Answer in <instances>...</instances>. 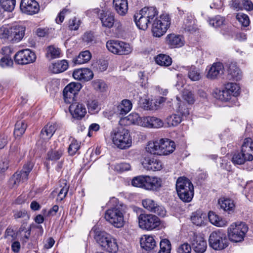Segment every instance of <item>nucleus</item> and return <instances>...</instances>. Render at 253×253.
<instances>
[{
  "instance_id": "nucleus-1",
  "label": "nucleus",
  "mask_w": 253,
  "mask_h": 253,
  "mask_svg": "<svg viewBox=\"0 0 253 253\" xmlns=\"http://www.w3.org/2000/svg\"><path fill=\"white\" fill-rule=\"evenodd\" d=\"M141 10L152 23L154 36L161 37L166 33L171 24V17L169 13L163 12L158 17V11L155 6L144 7Z\"/></svg>"
},
{
  "instance_id": "nucleus-2",
  "label": "nucleus",
  "mask_w": 253,
  "mask_h": 253,
  "mask_svg": "<svg viewBox=\"0 0 253 253\" xmlns=\"http://www.w3.org/2000/svg\"><path fill=\"white\" fill-rule=\"evenodd\" d=\"M176 189L179 199L185 203L190 202L194 196V187L187 178L180 177L176 181Z\"/></svg>"
},
{
  "instance_id": "nucleus-3",
  "label": "nucleus",
  "mask_w": 253,
  "mask_h": 253,
  "mask_svg": "<svg viewBox=\"0 0 253 253\" xmlns=\"http://www.w3.org/2000/svg\"><path fill=\"white\" fill-rule=\"evenodd\" d=\"M113 143L119 148L126 149L131 145L132 140L128 129L122 127L114 129L111 133Z\"/></svg>"
},
{
  "instance_id": "nucleus-4",
  "label": "nucleus",
  "mask_w": 253,
  "mask_h": 253,
  "mask_svg": "<svg viewBox=\"0 0 253 253\" xmlns=\"http://www.w3.org/2000/svg\"><path fill=\"white\" fill-rule=\"evenodd\" d=\"M124 212L123 206L117 205L106 211L105 218L107 221L117 228L122 227L124 225Z\"/></svg>"
},
{
  "instance_id": "nucleus-5",
  "label": "nucleus",
  "mask_w": 253,
  "mask_h": 253,
  "mask_svg": "<svg viewBox=\"0 0 253 253\" xmlns=\"http://www.w3.org/2000/svg\"><path fill=\"white\" fill-rule=\"evenodd\" d=\"M248 230V227L245 223H233L228 228L229 239L233 242H241Z\"/></svg>"
},
{
  "instance_id": "nucleus-6",
  "label": "nucleus",
  "mask_w": 253,
  "mask_h": 253,
  "mask_svg": "<svg viewBox=\"0 0 253 253\" xmlns=\"http://www.w3.org/2000/svg\"><path fill=\"white\" fill-rule=\"evenodd\" d=\"M210 246L215 250H221L228 245L226 234L220 230L212 232L209 239Z\"/></svg>"
},
{
  "instance_id": "nucleus-7",
  "label": "nucleus",
  "mask_w": 253,
  "mask_h": 253,
  "mask_svg": "<svg viewBox=\"0 0 253 253\" xmlns=\"http://www.w3.org/2000/svg\"><path fill=\"white\" fill-rule=\"evenodd\" d=\"M138 219L139 227L147 230H152L160 224L159 218L152 214H140Z\"/></svg>"
},
{
  "instance_id": "nucleus-8",
  "label": "nucleus",
  "mask_w": 253,
  "mask_h": 253,
  "mask_svg": "<svg viewBox=\"0 0 253 253\" xmlns=\"http://www.w3.org/2000/svg\"><path fill=\"white\" fill-rule=\"evenodd\" d=\"M34 165L30 162L25 164L21 170L17 171L10 179V184L12 188L17 187L20 182L27 180L29 173L32 170Z\"/></svg>"
},
{
  "instance_id": "nucleus-9",
  "label": "nucleus",
  "mask_w": 253,
  "mask_h": 253,
  "mask_svg": "<svg viewBox=\"0 0 253 253\" xmlns=\"http://www.w3.org/2000/svg\"><path fill=\"white\" fill-rule=\"evenodd\" d=\"M36 58L35 52L28 48L19 51L14 56L15 61L21 65L34 63Z\"/></svg>"
},
{
  "instance_id": "nucleus-10",
  "label": "nucleus",
  "mask_w": 253,
  "mask_h": 253,
  "mask_svg": "<svg viewBox=\"0 0 253 253\" xmlns=\"http://www.w3.org/2000/svg\"><path fill=\"white\" fill-rule=\"evenodd\" d=\"M81 87V84L76 83H71L66 86L63 91L65 102L69 104L74 102Z\"/></svg>"
},
{
  "instance_id": "nucleus-11",
  "label": "nucleus",
  "mask_w": 253,
  "mask_h": 253,
  "mask_svg": "<svg viewBox=\"0 0 253 253\" xmlns=\"http://www.w3.org/2000/svg\"><path fill=\"white\" fill-rule=\"evenodd\" d=\"M20 9L22 12L33 15L40 10V6L35 0H22L20 3Z\"/></svg>"
},
{
  "instance_id": "nucleus-12",
  "label": "nucleus",
  "mask_w": 253,
  "mask_h": 253,
  "mask_svg": "<svg viewBox=\"0 0 253 253\" xmlns=\"http://www.w3.org/2000/svg\"><path fill=\"white\" fill-rule=\"evenodd\" d=\"M70 104L69 111L74 118L81 120L84 117L86 110L84 105L74 101Z\"/></svg>"
},
{
  "instance_id": "nucleus-13",
  "label": "nucleus",
  "mask_w": 253,
  "mask_h": 253,
  "mask_svg": "<svg viewBox=\"0 0 253 253\" xmlns=\"http://www.w3.org/2000/svg\"><path fill=\"white\" fill-rule=\"evenodd\" d=\"M93 73L89 69L83 68L75 70L73 73V76L76 80L87 82L93 78Z\"/></svg>"
},
{
  "instance_id": "nucleus-14",
  "label": "nucleus",
  "mask_w": 253,
  "mask_h": 253,
  "mask_svg": "<svg viewBox=\"0 0 253 253\" xmlns=\"http://www.w3.org/2000/svg\"><path fill=\"white\" fill-rule=\"evenodd\" d=\"M192 247L196 253H203L207 248V242L202 236L194 235L192 241Z\"/></svg>"
},
{
  "instance_id": "nucleus-15",
  "label": "nucleus",
  "mask_w": 253,
  "mask_h": 253,
  "mask_svg": "<svg viewBox=\"0 0 253 253\" xmlns=\"http://www.w3.org/2000/svg\"><path fill=\"white\" fill-rule=\"evenodd\" d=\"M143 167L147 170H160L162 168V163L159 160L149 157H146L142 162Z\"/></svg>"
},
{
  "instance_id": "nucleus-16",
  "label": "nucleus",
  "mask_w": 253,
  "mask_h": 253,
  "mask_svg": "<svg viewBox=\"0 0 253 253\" xmlns=\"http://www.w3.org/2000/svg\"><path fill=\"white\" fill-rule=\"evenodd\" d=\"M10 28V41L13 42H17L20 41L24 36L25 28L19 25H14Z\"/></svg>"
},
{
  "instance_id": "nucleus-17",
  "label": "nucleus",
  "mask_w": 253,
  "mask_h": 253,
  "mask_svg": "<svg viewBox=\"0 0 253 253\" xmlns=\"http://www.w3.org/2000/svg\"><path fill=\"white\" fill-rule=\"evenodd\" d=\"M133 18L137 27L143 30H146L149 24L152 23L141 10L134 14Z\"/></svg>"
},
{
  "instance_id": "nucleus-18",
  "label": "nucleus",
  "mask_w": 253,
  "mask_h": 253,
  "mask_svg": "<svg viewBox=\"0 0 253 253\" xmlns=\"http://www.w3.org/2000/svg\"><path fill=\"white\" fill-rule=\"evenodd\" d=\"M224 73V67L220 62L213 63L209 69L206 75L207 78L211 80L220 77Z\"/></svg>"
},
{
  "instance_id": "nucleus-19",
  "label": "nucleus",
  "mask_w": 253,
  "mask_h": 253,
  "mask_svg": "<svg viewBox=\"0 0 253 253\" xmlns=\"http://www.w3.org/2000/svg\"><path fill=\"white\" fill-rule=\"evenodd\" d=\"M162 181L157 177L144 176L143 188L148 190H156L161 187Z\"/></svg>"
},
{
  "instance_id": "nucleus-20",
  "label": "nucleus",
  "mask_w": 253,
  "mask_h": 253,
  "mask_svg": "<svg viewBox=\"0 0 253 253\" xmlns=\"http://www.w3.org/2000/svg\"><path fill=\"white\" fill-rule=\"evenodd\" d=\"M241 152L245 155L248 161L253 160V141L251 138L244 139L241 147Z\"/></svg>"
},
{
  "instance_id": "nucleus-21",
  "label": "nucleus",
  "mask_w": 253,
  "mask_h": 253,
  "mask_svg": "<svg viewBox=\"0 0 253 253\" xmlns=\"http://www.w3.org/2000/svg\"><path fill=\"white\" fill-rule=\"evenodd\" d=\"M160 149L162 153L160 155H167L171 153L175 149V144L168 139H161L159 140Z\"/></svg>"
},
{
  "instance_id": "nucleus-22",
  "label": "nucleus",
  "mask_w": 253,
  "mask_h": 253,
  "mask_svg": "<svg viewBox=\"0 0 253 253\" xmlns=\"http://www.w3.org/2000/svg\"><path fill=\"white\" fill-rule=\"evenodd\" d=\"M99 19L101 21L102 26L104 27L111 28L114 24V15L110 12L102 11L99 15Z\"/></svg>"
},
{
  "instance_id": "nucleus-23",
  "label": "nucleus",
  "mask_w": 253,
  "mask_h": 253,
  "mask_svg": "<svg viewBox=\"0 0 253 253\" xmlns=\"http://www.w3.org/2000/svg\"><path fill=\"white\" fill-rule=\"evenodd\" d=\"M167 42L171 48L181 47L184 43L183 38L181 36L174 34H169L167 36Z\"/></svg>"
},
{
  "instance_id": "nucleus-24",
  "label": "nucleus",
  "mask_w": 253,
  "mask_h": 253,
  "mask_svg": "<svg viewBox=\"0 0 253 253\" xmlns=\"http://www.w3.org/2000/svg\"><path fill=\"white\" fill-rule=\"evenodd\" d=\"M163 121L155 117H144L143 127L148 128H160L163 126Z\"/></svg>"
},
{
  "instance_id": "nucleus-25",
  "label": "nucleus",
  "mask_w": 253,
  "mask_h": 253,
  "mask_svg": "<svg viewBox=\"0 0 253 253\" xmlns=\"http://www.w3.org/2000/svg\"><path fill=\"white\" fill-rule=\"evenodd\" d=\"M69 186L67 185V181L63 180L60 181V185L59 187L56 188L52 192L53 196L57 195V200L62 201L66 196L69 190Z\"/></svg>"
},
{
  "instance_id": "nucleus-26",
  "label": "nucleus",
  "mask_w": 253,
  "mask_h": 253,
  "mask_svg": "<svg viewBox=\"0 0 253 253\" xmlns=\"http://www.w3.org/2000/svg\"><path fill=\"white\" fill-rule=\"evenodd\" d=\"M56 129V125L54 124H48L46 125L41 130L40 135L41 140H39L38 142L40 143L42 139L44 140L45 142L49 140L53 136Z\"/></svg>"
},
{
  "instance_id": "nucleus-27",
  "label": "nucleus",
  "mask_w": 253,
  "mask_h": 253,
  "mask_svg": "<svg viewBox=\"0 0 253 253\" xmlns=\"http://www.w3.org/2000/svg\"><path fill=\"white\" fill-rule=\"evenodd\" d=\"M227 78L229 80L236 81L241 79L242 73L236 63H231L229 64Z\"/></svg>"
},
{
  "instance_id": "nucleus-28",
  "label": "nucleus",
  "mask_w": 253,
  "mask_h": 253,
  "mask_svg": "<svg viewBox=\"0 0 253 253\" xmlns=\"http://www.w3.org/2000/svg\"><path fill=\"white\" fill-rule=\"evenodd\" d=\"M121 122L126 125L133 124L143 126V117H140L137 113L130 114L127 117L122 119Z\"/></svg>"
},
{
  "instance_id": "nucleus-29",
  "label": "nucleus",
  "mask_w": 253,
  "mask_h": 253,
  "mask_svg": "<svg viewBox=\"0 0 253 253\" xmlns=\"http://www.w3.org/2000/svg\"><path fill=\"white\" fill-rule=\"evenodd\" d=\"M112 238L110 234L104 231H97L94 235L95 241L102 248L108 244Z\"/></svg>"
},
{
  "instance_id": "nucleus-30",
  "label": "nucleus",
  "mask_w": 253,
  "mask_h": 253,
  "mask_svg": "<svg viewBox=\"0 0 253 253\" xmlns=\"http://www.w3.org/2000/svg\"><path fill=\"white\" fill-rule=\"evenodd\" d=\"M113 7L116 12L121 16H125L127 12V0H113Z\"/></svg>"
},
{
  "instance_id": "nucleus-31",
  "label": "nucleus",
  "mask_w": 253,
  "mask_h": 253,
  "mask_svg": "<svg viewBox=\"0 0 253 253\" xmlns=\"http://www.w3.org/2000/svg\"><path fill=\"white\" fill-rule=\"evenodd\" d=\"M218 204L220 209L228 213L233 212L235 208L234 201L229 198H221L218 200Z\"/></svg>"
},
{
  "instance_id": "nucleus-32",
  "label": "nucleus",
  "mask_w": 253,
  "mask_h": 253,
  "mask_svg": "<svg viewBox=\"0 0 253 253\" xmlns=\"http://www.w3.org/2000/svg\"><path fill=\"white\" fill-rule=\"evenodd\" d=\"M132 108V103L129 100L124 99L116 106V113L125 115L128 113Z\"/></svg>"
},
{
  "instance_id": "nucleus-33",
  "label": "nucleus",
  "mask_w": 253,
  "mask_h": 253,
  "mask_svg": "<svg viewBox=\"0 0 253 253\" xmlns=\"http://www.w3.org/2000/svg\"><path fill=\"white\" fill-rule=\"evenodd\" d=\"M68 63L65 60H62L52 63L49 66L51 72L54 74L62 73L66 71L68 68Z\"/></svg>"
},
{
  "instance_id": "nucleus-34",
  "label": "nucleus",
  "mask_w": 253,
  "mask_h": 253,
  "mask_svg": "<svg viewBox=\"0 0 253 253\" xmlns=\"http://www.w3.org/2000/svg\"><path fill=\"white\" fill-rule=\"evenodd\" d=\"M142 248L146 251L151 250L156 246V241L152 236L144 235L140 241Z\"/></svg>"
},
{
  "instance_id": "nucleus-35",
  "label": "nucleus",
  "mask_w": 253,
  "mask_h": 253,
  "mask_svg": "<svg viewBox=\"0 0 253 253\" xmlns=\"http://www.w3.org/2000/svg\"><path fill=\"white\" fill-rule=\"evenodd\" d=\"M91 58V54L89 50H85L80 53L79 55L73 59L75 64H83L88 62Z\"/></svg>"
},
{
  "instance_id": "nucleus-36",
  "label": "nucleus",
  "mask_w": 253,
  "mask_h": 253,
  "mask_svg": "<svg viewBox=\"0 0 253 253\" xmlns=\"http://www.w3.org/2000/svg\"><path fill=\"white\" fill-rule=\"evenodd\" d=\"M210 221L212 224L218 227H223L227 224V222L225 220L220 218L215 212L210 211L208 214Z\"/></svg>"
},
{
  "instance_id": "nucleus-37",
  "label": "nucleus",
  "mask_w": 253,
  "mask_h": 253,
  "mask_svg": "<svg viewBox=\"0 0 253 253\" xmlns=\"http://www.w3.org/2000/svg\"><path fill=\"white\" fill-rule=\"evenodd\" d=\"M206 215L201 211H197L193 213L191 220L193 224L197 226H201L204 223Z\"/></svg>"
},
{
  "instance_id": "nucleus-38",
  "label": "nucleus",
  "mask_w": 253,
  "mask_h": 253,
  "mask_svg": "<svg viewBox=\"0 0 253 253\" xmlns=\"http://www.w3.org/2000/svg\"><path fill=\"white\" fill-rule=\"evenodd\" d=\"M214 95L215 98L222 101H228L231 98V95L225 87V89L222 90L216 89L214 92Z\"/></svg>"
},
{
  "instance_id": "nucleus-39",
  "label": "nucleus",
  "mask_w": 253,
  "mask_h": 253,
  "mask_svg": "<svg viewBox=\"0 0 253 253\" xmlns=\"http://www.w3.org/2000/svg\"><path fill=\"white\" fill-rule=\"evenodd\" d=\"M27 127V124L23 120L18 121L15 125L14 130V135L16 137L21 136L25 132Z\"/></svg>"
},
{
  "instance_id": "nucleus-40",
  "label": "nucleus",
  "mask_w": 253,
  "mask_h": 253,
  "mask_svg": "<svg viewBox=\"0 0 253 253\" xmlns=\"http://www.w3.org/2000/svg\"><path fill=\"white\" fill-rule=\"evenodd\" d=\"M60 49L54 46L50 45L48 46L46 48V57L50 59H53L55 58L60 57Z\"/></svg>"
},
{
  "instance_id": "nucleus-41",
  "label": "nucleus",
  "mask_w": 253,
  "mask_h": 253,
  "mask_svg": "<svg viewBox=\"0 0 253 253\" xmlns=\"http://www.w3.org/2000/svg\"><path fill=\"white\" fill-rule=\"evenodd\" d=\"M146 150L151 154L160 155L162 152L160 149L159 141L149 142L146 147Z\"/></svg>"
},
{
  "instance_id": "nucleus-42",
  "label": "nucleus",
  "mask_w": 253,
  "mask_h": 253,
  "mask_svg": "<svg viewBox=\"0 0 253 253\" xmlns=\"http://www.w3.org/2000/svg\"><path fill=\"white\" fill-rule=\"evenodd\" d=\"M156 63L161 66H169L172 63L171 58L166 54H160L155 58Z\"/></svg>"
},
{
  "instance_id": "nucleus-43",
  "label": "nucleus",
  "mask_w": 253,
  "mask_h": 253,
  "mask_svg": "<svg viewBox=\"0 0 253 253\" xmlns=\"http://www.w3.org/2000/svg\"><path fill=\"white\" fill-rule=\"evenodd\" d=\"M93 88L97 91L101 92H106L108 89V86L105 82L100 79H96L91 82Z\"/></svg>"
},
{
  "instance_id": "nucleus-44",
  "label": "nucleus",
  "mask_w": 253,
  "mask_h": 253,
  "mask_svg": "<svg viewBox=\"0 0 253 253\" xmlns=\"http://www.w3.org/2000/svg\"><path fill=\"white\" fill-rule=\"evenodd\" d=\"M166 121L169 126H175L181 122L182 118L179 115L173 114L168 116Z\"/></svg>"
},
{
  "instance_id": "nucleus-45",
  "label": "nucleus",
  "mask_w": 253,
  "mask_h": 253,
  "mask_svg": "<svg viewBox=\"0 0 253 253\" xmlns=\"http://www.w3.org/2000/svg\"><path fill=\"white\" fill-rule=\"evenodd\" d=\"M232 162L235 165H242L245 163L246 161H248L247 158L243 153L236 152L234 153L232 157Z\"/></svg>"
},
{
  "instance_id": "nucleus-46",
  "label": "nucleus",
  "mask_w": 253,
  "mask_h": 253,
  "mask_svg": "<svg viewBox=\"0 0 253 253\" xmlns=\"http://www.w3.org/2000/svg\"><path fill=\"white\" fill-rule=\"evenodd\" d=\"M120 44V41L110 40L106 43L107 49L112 53L118 54L119 52V45Z\"/></svg>"
},
{
  "instance_id": "nucleus-47",
  "label": "nucleus",
  "mask_w": 253,
  "mask_h": 253,
  "mask_svg": "<svg viewBox=\"0 0 253 253\" xmlns=\"http://www.w3.org/2000/svg\"><path fill=\"white\" fill-rule=\"evenodd\" d=\"M118 55H128L132 52V49L129 43L120 41L119 45Z\"/></svg>"
},
{
  "instance_id": "nucleus-48",
  "label": "nucleus",
  "mask_w": 253,
  "mask_h": 253,
  "mask_svg": "<svg viewBox=\"0 0 253 253\" xmlns=\"http://www.w3.org/2000/svg\"><path fill=\"white\" fill-rule=\"evenodd\" d=\"M102 249L110 253H116L118 250V246L116 240L112 237L108 244Z\"/></svg>"
},
{
  "instance_id": "nucleus-49",
  "label": "nucleus",
  "mask_w": 253,
  "mask_h": 253,
  "mask_svg": "<svg viewBox=\"0 0 253 253\" xmlns=\"http://www.w3.org/2000/svg\"><path fill=\"white\" fill-rule=\"evenodd\" d=\"M15 0H0V6L5 11H12L15 6Z\"/></svg>"
},
{
  "instance_id": "nucleus-50",
  "label": "nucleus",
  "mask_w": 253,
  "mask_h": 253,
  "mask_svg": "<svg viewBox=\"0 0 253 253\" xmlns=\"http://www.w3.org/2000/svg\"><path fill=\"white\" fill-rule=\"evenodd\" d=\"M226 88L230 94L233 96H237L240 94V86L235 83H229L225 85Z\"/></svg>"
},
{
  "instance_id": "nucleus-51",
  "label": "nucleus",
  "mask_w": 253,
  "mask_h": 253,
  "mask_svg": "<svg viewBox=\"0 0 253 253\" xmlns=\"http://www.w3.org/2000/svg\"><path fill=\"white\" fill-rule=\"evenodd\" d=\"M188 77L191 81H199L201 78L199 69L194 66H192L188 72Z\"/></svg>"
},
{
  "instance_id": "nucleus-52",
  "label": "nucleus",
  "mask_w": 253,
  "mask_h": 253,
  "mask_svg": "<svg viewBox=\"0 0 253 253\" xmlns=\"http://www.w3.org/2000/svg\"><path fill=\"white\" fill-rule=\"evenodd\" d=\"M182 28L185 31L190 33H193L195 31L196 27L194 26V20L192 18L188 17L184 20Z\"/></svg>"
},
{
  "instance_id": "nucleus-53",
  "label": "nucleus",
  "mask_w": 253,
  "mask_h": 253,
  "mask_svg": "<svg viewBox=\"0 0 253 253\" xmlns=\"http://www.w3.org/2000/svg\"><path fill=\"white\" fill-rule=\"evenodd\" d=\"M236 18L242 26L247 27L249 25L250 21L247 14L239 12L236 14Z\"/></svg>"
},
{
  "instance_id": "nucleus-54",
  "label": "nucleus",
  "mask_w": 253,
  "mask_h": 253,
  "mask_svg": "<svg viewBox=\"0 0 253 253\" xmlns=\"http://www.w3.org/2000/svg\"><path fill=\"white\" fill-rule=\"evenodd\" d=\"M160 250L158 253H170L171 245L169 241L164 239L160 243Z\"/></svg>"
},
{
  "instance_id": "nucleus-55",
  "label": "nucleus",
  "mask_w": 253,
  "mask_h": 253,
  "mask_svg": "<svg viewBox=\"0 0 253 253\" xmlns=\"http://www.w3.org/2000/svg\"><path fill=\"white\" fill-rule=\"evenodd\" d=\"M63 152V151L61 149L50 151L47 153V158L51 161L58 160L62 156Z\"/></svg>"
},
{
  "instance_id": "nucleus-56",
  "label": "nucleus",
  "mask_w": 253,
  "mask_h": 253,
  "mask_svg": "<svg viewBox=\"0 0 253 253\" xmlns=\"http://www.w3.org/2000/svg\"><path fill=\"white\" fill-rule=\"evenodd\" d=\"M10 27L3 26L0 28V39L10 41Z\"/></svg>"
},
{
  "instance_id": "nucleus-57",
  "label": "nucleus",
  "mask_w": 253,
  "mask_h": 253,
  "mask_svg": "<svg viewBox=\"0 0 253 253\" xmlns=\"http://www.w3.org/2000/svg\"><path fill=\"white\" fill-rule=\"evenodd\" d=\"M157 203L150 199H147L142 201V205L144 208L151 212H153Z\"/></svg>"
},
{
  "instance_id": "nucleus-58",
  "label": "nucleus",
  "mask_w": 253,
  "mask_h": 253,
  "mask_svg": "<svg viewBox=\"0 0 253 253\" xmlns=\"http://www.w3.org/2000/svg\"><path fill=\"white\" fill-rule=\"evenodd\" d=\"M80 148V143L76 140H73L68 148V152L70 155L73 156Z\"/></svg>"
},
{
  "instance_id": "nucleus-59",
  "label": "nucleus",
  "mask_w": 253,
  "mask_h": 253,
  "mask_svg": "<svg viewBox=\"0 0 253 253\" xmlns=\"http://www.w3.org/2000/svg\"><path fill=\"white\" fill-rule=\"evenodd\" d=\"M145 175H140L134 177L131 181V184L133 186L143 188Z\"/></svg>"
},
{
  "instance_id": "nucleus-60",
  "label": "nucleus",
  "mask_w": 253,
  "mask_h": 253,
  "mask_svg": "<svg viewBox=\"0 0 253 253\" xmlns=\"http://www.w3.org/2000/svg\"><path fill=\"white\" fill-rule=\"evenodd\" d=\"M224 21L223 17L217 15L210 20V24L214 27H218L223 24Z\"/></svg>"
},
{
  "instance_id": "nucleus-61",
  "label": "nucleus",
  "mask_w": 253,
  "mask_h": 253,
  "mask_svg": "<svg viewBox=\"0 0 253 253\" xmlns=\"http://www.w3.org/2000/svg\"><path fill=\"white\" fill-rule=\"evenodd\" d=\"M130 169V165L129 164L126 163L117 164L115 166V169L121 172L129 170Z\"/></svg>"
},
{
  "instance_id": "nucleus-62",
  "label": "nucleus",
  "mask_w": 253,
  "mask_h": 253,
  "mask_svg": "<svg viewBox=\"0 0 253 253\" xmlns=\"http://www.w3.org/2000/svg\"><path fill=\"white\" fill-rule=\"evenodd\" d=\"M71 13V10L67 8H64L59 13L56 19V21L58 24L61 23L65 18V16L68 15Z\"/></svg>"
},
{
  "instance_id": "nucleus-63",
  "label": "nucleus",
  "mask_w": 253,
  "mask_h": 253,
  "mask_svg": "<svg viewBox=\"0 0 253 253\" xmlns=\"http://www.w3.org/2000/svg\"><path fill=\"white\" fill-rule=\"evenodd\" d=\"M71 13V10L67 8H64L59 13L56 19V21L58 24L61 23L65 18V16L68 15Z\"/></svg>"
},
{
  "instance_id": "nucleus-64",
  "label": "nucleus",
  "mask_w": 253,
  "mask_h": 253,
  "mask_svg": "<svg viewBox=\"0 0 253 253\" xmlns=\"http://www.w3.org/2000/svg\"><path fill=\"white\" fill-rule=\"evenodd\" d=\"M177 253H191V246L187 243L181 245L177 250Z\"/></svg>"
}]
</instances>
